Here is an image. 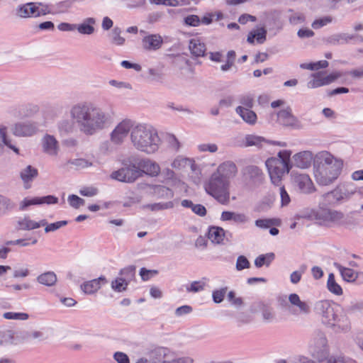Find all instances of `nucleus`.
<instances>
[{
    "instance_id": "f257e3e1",
    "label": "nucleus",
    "mask_w": 363,
    "mask_h": 363,
    "mask_svg": "<svg viewBox=\"0 0 363 363\" xmlns=\"http://www.w3.org/2000/svg\"><path fill=\"white\" fill-rule=\"evenodd\" d=\"M70 115L79 130L88 135H94L104 128L109 120L107 113L91 102L74 105L70 110Z\"/></svg>"
},
{
    "instance_id": "f03ea898",
    "label": "nucleus",
    "mask_w": 363,
    "mask_h": 363,
    "mask_svg": "<svg viewBox=\"0 0 363 363\" xmlns=\"http://www.w3.org/2000/svg\"><path fill=\"white\" fill-rule=\"evenodd\" d=\"M342 167V161L334 157L330 152H318L313 162V174L316 182L321 186L333 184L340 176Z\"/></svg>"
},
{
    "instance_id": "7ed1b4c3",
    "label": "nucleus",
    "mask_w": 363,
    "mask_h": 363,
    "mask_svg": "<svg viewBox=\"0 0 363 363\" xmlns=\"http://www.w3.org/2000/svg\"><path fill=\"white\" fill-rule=\"evenodd\" d=\"M130 140L133 147L146 154L157 152L161 144L157 131L146 123H136L130 133Z\"/></svg>"
},
{
    "instance_id": "20e7f679",
    "label": "nucleus",
    "mask_w": 363,
    "mask_h": 363,
    "mask_svg": "<svg viewBox=\"0 0 363 363\" xmlns=\"http://www.w3.org/2000/svg\"><path fill=\"white\" fill-rule=\"evenodd\" d=\"M291 154L289 150H282L278 153V157H271L266 161L271 181L276 186H280L282 177L291 168Z\"/></svg>"
},
{
    "instance_id": "39448f33",
    "label": "nucleus",
    "mask_w": 363,
    "mask_h": 363,
    "mask_svg": "<svg viewBox=\"0 0 363 363\" xmlns=\"http://www.w3.org/2000/svg\"><path fill=\"white\" fill-rule=\"evenodd\" d=\"M230 182L213 173L204 184L206 192L222 205H228L230 201Z\"/></svg>"
},
{
    "instance_id": "423d86ee",
    "label": "nucleus",
    "mask_w": 363,
    "mask_h": 363,
    "mask_svg": "<svg viewBox=\"0 0 363 363\" xmlns=\"http://www.w3.org/2000/svg\"><path fill=\"white\" fill-rule=\"evenodd\" d=\"M312 216L320 225L328 227L342 226L347 224L343 212L328 207H320L317 211H313Z\"/></svg>"
},
{
    "instance_id": "0eeeda50",
    "label": "nucleus",
    "mask_w": 363,
    "mask_h": 363,
    "mask_svg": "<svg viewBox=\"0 0 363 363\" xmlns=\"http://www.w3.org/2000/svg\"><path fill=\"white\" fill-rule=\"evenodd\" d=\"M123 167L111 174V178L125 183H133L140 177V170L137 164V159L129 157L122 162Z\"/></svg>"
},
{
    "instance_id": "6e6552de",
    "label": "nucleus",
    "mask_w": 363,
    "mask_h": 363,
    "mask_svg": "<svg viewBox=\"0 0 363 363\" xmlns=\"http://www.w3.org/2000/svg\"><path fill=\"white\" fill-rule=\"evenodd\" d=\"M151 363H193L190 357L175 358L174 353L167 347H158L150 353Z\"/></svg>"
},
{
    "instance_id": "1a4fd4ad",
    "label": "nucleus",
    "mask_w": 363,
    "mask_h": 363,
    "mask_svg": "<svg viewBox=\"0 0 363 363\" xmlns=\"http://www.w3.org/2000/svg\"><path fill=\"white\" fill-rule=\"evenodd\" d=\"M135 125V122L130 119H124L120 122L111 133V141L116 145H121L131 133Z\"/></svg>"
},
{
    "instance_id": "9d476101",
    "label": "nucleus",
    "mask_w": 363,
    "mask_h": 363,
    "mask_svg": "<svg viewBox=\"0 0 363 363\" xmlns=\"http://www.w3.org/2000/svg\"><path fill=\"white\" fill-rule=\"evenodd\" d=\"M325 328L334 334H346L351 330V322L349 317L340 311Z\"/></svg>"
},
{
    "instance_id": "9b49d317",
    "label": "nucleus",
    "mask_w": 363,
    "mask_h": 363,
    "mask_svg": "<svg viewBox=\"0 0 363 363\" xmlns=\"http://www.w3.org/2000/svg\"><path fill=\"white\" fill-rule=\"evenodd\" d=\"M314 347L313 356L318 359L320 362L328 354V339L325 334L321 330H317L313 340V345Z\"/></svg>"
},
{
    "instance_id": "f8f14e48",
    "label": "nucleus",
    "mask_w": 363,
    "mask_h": 363,
    "mask_svg": "<svg viewBox=\"0 0 363 363\" xmlns=\"http://www.w3.org/2000/svg\"><path fill=\"white\" fill-rule=\"evenodd\" d=\"M38 130L37 123L25 121L16 123L11 128L12 133L17 137H30Z\"/></svg>"
},
{
    "instance_id": "ddd939ff",
    "label": "nucleus",
    "mask_w": 363,
    "mask_h": 363,
    "mask_svg": "<svg viewBox=\"0 0 363 363\" xmlns=\"http://www.w3.org/2000/svg\"><path fill=\"white\" fill-rule=\"evenodd\" d=\"M354 194V191H350L345 189V186H337L333 191L323 194V197L326 204L332 205L344 200H348Z\"/></svg>"
},
{
    "instance_id": "4468645a",
    "label": "nucleus",
    "mask_w": 363,
    "mask_h": 363,
    "mask_svg": "<svg viewBox=\"0 0 363 363\" xmlns=\"http://www.w3.org/2000/svg\"><path fill=\"white\" fill-rule=\"evenodd\" d=\"M340 77L341 74L337 72H333L330 74H326L323 72H319L312 75L313 79L311 80L310 84H311L312 87L316 88L325 85H328L334 82Z\"/></svg>"
},
{
    "instance_id": "2eb2a0df",
    "label": "nucleus",
    "mask_w": 363,
    "mask_h": 363,
    "mask_svg": "<svg viewBox=\"0 0 363 363\" xmlns=\"http://www.w3.org/2000/svg\"><path fill=\"white\" fill-rule=\"evenodd\" d=\"M293 177L294 184L301 193L310 194L315 191V187L308 174H294Z\"/></svg>"
},
{
    "instance_id": "dca6fc26",
    "label": "nucleus",
    "mask_w": 363,
    "mask_h": 363,
    "mask_svg": "<svg viewBox=\"0 0 363 363\" xmlns=\"http://www.w3.org/2000/svg\"><path fill=\"white\" fill-rule=\"evenodd\" d=\"M277 117L279 122L284 126H289L296 129L303 128L301 123L291 113L290 108L279 111Z\"/></svg>"
},
{
    "instance_id": "f3484780",
    "label": "nucleus",
    "mask_w": 363,
    "mask_h": 363,
    "mask_svg": "<svg viewBox=\"0 0 363 363\" xmlns=\"http://www.w3.org/2000/svg\"><path fill=\"white\" fill-rule=\"evenodd\" d=\"M138 168L140 170V177L144 174L157 177L161 171L160 165L150 159L137 160Z\"/></svg>"
},
{
    "instance_id": "a211bd4d",
    "label": "nucleus",
    "mask_w": 363,
    "mask_h": 363,
    "mask_svg": "<svg viewBox=\"0 0 363 363\" xmlns=\"http://www.w3.org/2000/svg\"><path fill=\"white\" fill-rule=\"evenodd\" d=\"M238 172V168L235 164L232 161H225L221 163L213 173L218 177L230 181Z\"/></svg>"
},
{
    "instance_id": "6ab92c4d",
    "label": "nucleus",
    "mask_w": 363,
    "mask_h": 363,
    "mask_svg": "<svg viewBox=\"0 0 363 363\" xmlns=\"http://www.w3.org/2000/svg\"><path fill=\"white\" fill-rule=\"evenodd\" d=\"M58 202V199L52 195L33 199L25 198L20 203V210L23 211L31 205L55 204Z\"/></svg>"
},
{
    "instance_id": "aec40b11",
    "label": "nucleus",
    "mask_w": 363,
    "mask_h": 363,
    "mask_svg": "<svg viewBox=\"0 0 363 363\" xmlns=\"http://www.w3.org/2000/svg\"><path fill=\"white\" fill-rule=\"evenodd\" d=\"M163 44V39L159 34H150L142 39V46L147 51L159 50Z\"/></svg>"
},
{
    "instance_id": "412c9836",
    "label": "nucleus",
    "mask_w": 363,
    "mask_h": 363,
    "mask_svg": "<svg viewBox=\"0 0 363 363\" xmlns=\"http://www.w3.org/2000/svg\"><path fill=\"white\" fill-rule=\"evenodd\" d=\"M43 150L50 156H57L60 150L58 141L51 135L46 134L42 139Z\"/></svg>"
},
{
    "instance_id": "4be33fe9",
    "label": "nucleus",
    "mask_w": 363,
    "mask_h": 363,
    "mask_svg": "<svg viewBox=\"0 0 363 363\" xmlns=\"http://www.w3.org/2000/svg\"><path fill=\"white\" fill-rule=\"evenodd\" d=\"M289 301L292 306H296L298 308L297 310H293V314L308 315L311 313L310 305L307 302L301 301L298 294H291L289 296Z\"/></svg>"
},
{
    "instance_id": "5701e85b",
    "label": "nucleus",
    "mask_w": 363,
    "mask_h": 363,
    "mask_svg": "<svg viewBox=\"0 0 363 363\" xmlns=\"http://www.w3.org/2000/svg\"><path fill=\"white\" fill-rule=\"evenodd\" d=\"M313 160V153L308 150L298 152L293 156L294 165L301 169L310 167Z\"/></svg>"
},
{
    "instance_id": "b1692460",
    "label": "nucleus",
    "mask_w": 363,
    "mask_h": 363,
    "mask_svg": "<svg viewBox=\"0 0 363 363\" xmlns=\"http://www.w3.org/2000/svg\"><path fill=\"white\" fill-rule=\"evenodd\" d=\"M18 230H30L44 226L47 224V220L43 219L39 222H36L30 219L28 216H25L23 218L18 220Z\"/></svg>"
},
{
    "instance_id": "393cba45",
    "label": "nucleus",
    "mask_w": 363,
    "mask_h": 363,
    "mask_svg": "<svg viewBox=\"0 0 363 363\" xmlns=\"http://www.w3.org/2000/svg\"><path fill=\"white\" fill-rule=\"evenodd\" d=\"M101 282H106V278L103 276L98 279H94L89 281L84 282L81 285V289L85 294H91L97 291L101 288Z\"/></svg>"
},
{
    "instance_id": "a878e982",
    "label": "nucleus",
    "mask_w": 363,
    "mask_h": 363,
    "mask_svg": "<svg viewBox=\"0 0 363 363\" xmlns=\"http://www.w3.org/2000/svg\"><path fill=\"white\" fill-rule=\"evenodd\" d=\"M244 174L253 183H261L263 180L262 170L257 166L250 165L244 169Z\"/></svg>"
},
{
    "instance_id": "bb28decb",
    "label": "nucleus",
    "mask_w": 363,
    "mask_h": 363,
    "mask_svg": "<svg viewBox=\"0 0 363 363\" xmlns=\"http://www.w3.org/2000/svg\"><path fill=\"white\" fill-rule=\"evenodd\" d=\"M335 305V303L328 300H320L315 303L313 310L315 314L320 316L321 319Z\"/></svg>"
},
{
    "instance_id": "cd10ccee",
    "label": "nucleus",
    "mask_w": 363,
    "mask_h": 363,
    "mask_svg": "<svg viewBox=\"0 0 363 363\" xmlns=\"http://www.w3.org/2000/svg\"><path fill=\"white\" fill-rule=\"evenodd\" d=\"M38 171L36 168L31 165H28L26 168L23 169L20 172V177L23 180L26 189H28L29 186L28 183L32 182L35 178L37 177Z\"/></svg>"
},
{
    "instance_id": "c85d7f7f",
    "label": "nucleus",
    "mask_w": 363,
    "mask_h": 363,
    "mask_svg": "<svg viewBox=\"0 0 363 363\" xmlns=\"http://www.w3.org/2000/svg\"><path fill=\"white\" fill-rule=\"evenodd\" d=\"M237 113L242 118V120L250 125H254L257 121V115L252 110L245 108L242 106L236 108Z\"/></svg>"
},
{
    "instance_id": "c756f323",
    "label": "nucleus",
    "mask_w": 363,
    "mask_h": 363,
    "mask_svg": "<svg viewBox=\"0 0 363 363\" xmlns=\"http://www.w3.org/2000/svg\"><path fill=\"white\" fill-rule=\"evenodd\" d=\"M266 36L267 30L264 28H260L250 31L247 35V41L250 44H253L256 38L258 43L262 44L266 40Z\"/></svg>"
},
{
    "instance_id": "7c9ffc66",
    "label": "nucleus",
    "mask_w": 363,
    "mask_h": 363,
    "mask_svg": "<svg viewBox=\"0 0 363 363\" xmlns=\"http://www.w3.org/2000/svg\"><path fill=\"white\" fill-rule=\"evenodd\" d=\"M225 236L224 230L222 228L211 226L208 229V238L213 243L220 244Z\"/></svg>"
},
{
    "instance_id": "2f4dec72",
    "label": "nucleus",
    "mask_w": 363,
    "mask_h": 363,
    "mask_svg": "<svg viewBox=\"0 0 363 363\" xmlns=\"http://www.w3.org/2000/svg\"><path fill=\"white\" fill-rule=\"evenodd\" d=\"M189 50L192 55L201 57L206 52V45L199 39L193 38L189 42Z\"/></svg>"
},
{
    "instance_id": "473e14b6",
    "label": "nucleus",
    "mask_w": 363,
    "mask_h": 363,
    "mask_svg": "<svg viewBox=\"0 0 363 363\" xmlns=\"http://www.w3.org/2000/svg\"><path fill=\"white\" fill-rule=\"evenodd\" d=\"M37 281L47 286H54L57 281V275L53 272H46L37 277Z\"/></svg>"
},
{
    "instance_id": "72a5a7b5",
    "label": "nucleus",
    "mask_w": 363,
    "mask_h": 363,
    "mask_svg": "<svg viewBox=\"0 0 363 363\" xmlns=\"http://www.w3.org/2000/svg\"><path fill=\"white\" fill-rule=\"evenodd\" d=\"M335 267L339 270L343 279L347 282L354 281L358 277L357 272L350 268L344 267L337 263H335Z\"/></svg>"
},
{
    "instance_id": "f704fd0d",
    "label": "nucleus",
    "mask_w": 363,
    "mask_h": 363,
    "mask_svg": "<svg viewBox=\"0 0 363 363\" xmlns=\"http://www.w3.org/2000/svg\"><path fill=\"white\" fill-rule=\"evenodd\" d=\"M181 205L187 208H191V211L199 216H205L207 211L204 206L201 204H195L191 200L184 199L181 202Z\"/></svg>"
},
{
    "instance_id": "c9c22d12",
    "label": "nucleus",
    "mask_w": 363,
    "mask_h": 363,
    "mask_svg": "<svg viewBox=\"0 0 363 363\" xmlns=\"http://www.w3.org/2000/svg\"><path fill=\"white\" fill-rule=\"evenodd\" d=\"M260 311L264 322L269 323L275 320L276 313L272 306L267 304H262Z\"/></svg>"
},
{
    "instance_id": "e433bc0d",
    "label": "nucleus",
    "mask_w": 363,
    "mask_h": 363,
    "mask_svg": "<svg viewBox=\"0 0 363 363\" xmlns=\"http://www.w3.org/2000/svg\"><path fill=\"white\" fill-rule=\"evenodd\" d=\"M153 194L159 199H172L174 196V192L171 189L162 185L155 186Z\"/></svg>"
},
{
    "instance_id": "4c0bfd02",
    "label": "nucleus",
    "mask_w": 363,
    "mask_h": 363,
    "mask_svg": "<svg viewBox=\"0 0 363 363\" xmlns=\"http://www.w3.org/2000/svg\"><path fill=\"white\" fill-rule=\"evenodd\" d=\"M35 3H27L19 7L18 14L23 18L35 17Z\"/></svg>"
},
{
    "instance_id": "58836bf2",
    "label": "nucleus",
    "mask_w": 363,
    "mask_h": 363,
    "mask_svg": "<svg viewBox=\"0 0 363 363\" xmlns=\"http://www.w3.org/2000/svg\"><path fill=\"white\" fill-rule=\"evenodd\" d=\"M275 255L273 252L267 253L259 255L255 260V265L257 268H260L264 265L269 266L271 262L274 259Z\"/></svg>"
},
{
    "instance_id": "ea45409f",
    "label": "nucleus",
    "mask_w": 363,
    "mask_h": 363,
    "mask_svg": "<svg viewBox=\"0 0 363 363\" xmlns=\"http://www.w3.org/2000/svg\"><path fill=\"white\" fill-rule=\"evenodd\" d=\"M255 223L258 228L267 229L274 225L279 226L281 225V220L279 218L257 219Z\"/></svg>"
},
{
    "instance_id": "a19ab883",
    "label": "nucleus",
    "mask_w": 363,
    "mask_h": 363,
    "mask_svg": "<svg viewBox=\"0 0 363 363\" xmlns=\"http://www.w3.org/2000/svg\"><path fill=\"white\" fill-rule=\"evenodd\" d=\"M14 206V203L10 199L0 194V216L11 211Z\"/></svg>"
},
{
    "instance_id": "79ce46f5",
    "label": "nucleus",
    "mask_w": 363,
    "mask_h": 363,
    "mask_svg": "<svg viewBox=\"0 0 363 363\" xmlns=\"http://www.w3.org/2000/svg\"><path fill=\"white\" fill-rule=\"evenodd\" d=\"M327 286L331 293L338 296L342 294V289L341 286L335 281V276L332 273L328 276Z\"/></svg>"
},
{
    "instance_id": "37998d69",
    "label": "nucleus",
    "mask_w": 363,
    "mask_h": 363,
    "mask_svg": "<svg viewBox=\"0 0 363 363\" xmlns=\"http://www.w3.org/2000/svg\"><path fill=\"white\" fill-rule=\"evenodd\" d=\"M94 23L95 20L92 18H89L86 19V23L78 26L77 30L82 34L90 35L94 31V28L93 27Z\"/></svg>"
},
{
    "instance_id": "c03bdc74",
    "label": "nucleus",
    "mask_w": 363,
    "mask_h": 363,
    "mask_svg": "<svg viewBox=\"0 0 363 363\" xmlns=\"http://www.w3.org/2000/svg\"><path fill=\"white\" fill-rule=\"evenodd\" d=\"M43 337V333L36 330H23L20 332L19 337L24 341H30L35 339H42Z\"/></svg>"
},
{
    "instance_id": "a18cd8bd",
    "label": "nucleus",
    "mask_w": 363,
    "mask_h": 363,
    "mask_svg": "<svg viewBox=\"0 0 363 363\" xmlns=\"http://www.w3.org/2000/svg\"><path fill=\"white\" fill-rule=\"evenodd\" d=\"M0 138L3 143L9 148L11 149L16 154L19 153V150L11 143V140L7 136V128L5 126L0 125Z\"/></svg>"
},
{
    "instance_id": "49530a36",
    "label": "nucleus",
    "mask_w": 363,
    "mask_h": 363,
    "mask_svg": "<svg viewBox=\"0 0 363 363\" xmlns=\"http://www.w3.org/2000/svg\"><path fill=\"white\" fill-rule=\"evenodd\" d=\"M173 201H167L164 203H155L144 206V208H148L152 211H159L165 209H170L174 207Z\"/></svg>"
},
{
    "instance_id": "de8ad7c7",
    "label": "nucleus",
    "mask_w": 363,
    "mask_h": 363,
    "mask_svg": "<svg viewBox=\"0 0 363 363\" xmlns=\"http://www.w3.org/2000/svg\"><path fill=\"white\" fill-rule=\"evenodd\" d=\"M339 306L335 304L329 312L320 319L321 323L326 327L330 322L334 318L337 313L340 311Z\"/></svg>"
},
{
    "instance_id": "09e8293b",
    "label": "nucleus",
    "mask_w": 363,
    "mask_h": 363,
    "mask_svg": "<svg viewBox=\"0 0 363 363\" xmlns=\"http://www.w3.org/2000/svg\"><path fill=\"white\" fill-rule=\"evenodd\" d=\"M327 363H356L351 358L347 357L342 354H333L327 358Z\"/></svg>"
},
{
    "instance_id": "8fccbe9b",
    "label": "nucleus",
    "mask_w": 363,
    "mask_h": 363,
    "mask_svg": "<svg viewBox=\"0 0 363 363\" xmlns=\"http://www.w3.org/2000/svg\"><path fill=\"white\" fill-rule=\"evenodd\" d=\"M128 281L123 278H117L111 282L112 289L118 292H122L126 290Z\"/></svg>"
},
{
    "instance_id": "3c124183",
    "label": "nucleus",
    "mask_w": 363,
    "mask_h": 363,
    "mask_svg": "<svg viewBox=\"0 0 363 363\" xmlns=\"http://www.w3.org/2000/svg\"><path fill=\"white\" fill-rule=\"evenodd\" d=\"M68 163L74 165L77 169H82L93 165L91 162L83 158L69 160Z\"/></svg>"
},
{
    "instance_id": "603ef678",
    "label": "nucleus",
    "mask_w": 363,
    "mask_h": 363,
    "mask_svg": "<svg viewBox=\"0 0 363 363\" xmlns=\"http://www.w3.org/2000/svg\"><path fill=\"white\" fill-rule=\"evenodd\" d=\"M333 21V18L330 16H323L319 18L315 19L311 24V26L313 29H319Z\"/></svg>"
},
{
    "instance_id": "864d4df0",
    "label": "nucleus",
    "mask_w": 363,
    "mask_h": 363,
    "mask_svg": "<svg viewBox=\"0 0 363 363\" xmlns=\"http://www.w3.org/2000/svg\"><path fill=\"white\" fill-rule=\"evenodd\" d=\"M35 3V17L45 16L46 14L50 13L51 11L48 5L43 4L42 3Z\"/></svg>"
},
{
    "instance_id": "5fc2aeb1",
    "label": "nucleus",
    "mask_w": 363,
    "mask_h": 363,
    "mask_svg": "<svg viewBox=\"0 0 363 363\" xmlns=\"http://www.w3.org/2000/svg\"><path fill=\"white\" fill-rule=\"evenodd\" d=\"M14 337V332L11 330L0 331V345L11 342Z\"/></svg>"
},
{
    "instance_id": "6e6d98bb",
    "label": "nucleus",
    "mask_w": 363,
    "mask_h": 363,
    "mask_svg": "<svg viewBox=\"0 0 363 363\" xmlns=\"http://www.w3.org/2000/svg\"><path fill=\"white\" fill-rule=\"evenodd\" d=\"M121 30L119 28H115L112 31V43L118 46L125 43V38L121 35Z\"/></svg>"
},
{
    "instance_id": "4d7b16f0",
    "label": "nucleus",
    "mask_w": 363,
    "mask_h": 363,
    "mask_svg": "<svg viewBox=\"0 0 363 363\" xmlns=\"http://www.w3.org/2000/svg\"><path fill=\"white\" fill-rule=\"evenodd\" d=\"M3 317L9 320H27L29 317L28 313H14L6 312L3 314Z\"/></svg>"
},
{
    "instance_id": "13d9d810",
    "label": "nucleus",
    "mask_w": 363,
    "mask_h": 363,
    "mask_svg": "<svg viewBox=\"0 0 363 363\" xmlns=\"http://www.w3.org/2000/svg\"><path fill=\"white\" fill-rule=\"evenodd\" d=\"M120 274L123 276V279H125L128 283L131 279L135 277V266H128L121 270Z\"/></svg>"
},
{
    "instance_id": "bf43d9fd",
    "label": "nucleus",
    "mask_w": 363,
    "mask_h": 363,
    "mask_svg": "<svg viewBox=\"0 0 363 363\" xmlns=\"http://www.w3.org/2000/svg\"><path fill=\"white\" fill-rule=\"evenodd\" d=\"M235 267L238 271L249 269L250 267V263L246 257L240 255L237 258Z\"/></svg>"
},
{
    "instance_id": "052dcab7",
    "label": "nucleus",
    "mask_w": 363,
    "mask_h": 363,
    "mask_svg": "<svg viewBox=\"0 0 363 363\" xmlns=\"http://www.w3.org/2000/svg\"><path fill=\"white\" fill-rule=\"evenodd\" d=\"M68 202L69 205L74 208H79L85 203V201L83 199L74 194L68 196Z\"/></svg>"
},
{
    "instance_id": "680f3d73",
    "label": "nucleus",
    "mask_w": 363,
    "mask_h": 363,
    "mask_svg": "<svg viewBox=\"0 0 363 363\" xmlns=\"http://www.w3.org/2000/svg\"><path fill=\"white\" fill-rule=\"evenodd\" d=\"M67 223L68 222L67 220H60L50 224L47 223V224L45 225V232L48 233L50 232L55 231L60 229V228L65 226Z\"/></svg>"
},
{
    "instance_id": "e2e57ef3",
    "label": "nucleus",
    "mask_w": 363,
    "mask_h": 363,
    "mask_svg": "<svg viewBox=\"0 0 363 363\" xmlns=\"http://www.w3.org/2000/svg\"><path fill=\"white\" fill-rule=\"evenodd\" d=\"M228 287H223L219 290L214 291L212 294L213 301L216 303H221L224 299Z\"/></svg>"
},
{
    "instance_id": "0e129e2a",
    "label": "nucleus",
    "mask_w": 363,
    "mask_h": 363,
    "mask_svg": "<svg viewBox=\"0 0 363 363\" xmlns=\"http://www.w3.org/2000/svg\"><path fill=\"white\" fill-rule=\"evenodd\" d=\"M262 142H265V140L264 138L259 136L247 135L246 137V143L247 146H260Z\"/></svg>"
},
{
    "instance_id": "69168bd1",
    "label": "nucleus",
    "mask_w": 363,
    "mask_h": 363,
    "mask_svg": "<svg viewBox=\"0 0 363 363\" xmlns=\"http://www.w3.org/2000/svg\"><path fill=\"white\" fill-rule=\"evenodd\" d=\"M205 283L201 281H193L189 287L186 288L189 292H199L204 289Z\"/></svg>"
},
{
    "instance_id": "338daca9",
    "label": "nucleus",
    "mask_w": 363,
    "mask_h": 363,
    "mask_svg": "<svg viewBox=\"0 0 363 363\" xmlns=\"http://www.w3.org/2000/svg\"><path fill=\"white\" fill-rule=\"evenodd\" d=\"M279 191L281 197V206H287L291 201V199L289 194L286 191L284 186H279Z\"/></svg>"
},
{
    "instance_id": "774afa93",
    "label": "nucleus",
    "mask_w": 363,
    "mask_h": 363,
    "mask_svg": "<svg viewBox=\"0 0 363 363\" xmlns=\"http://www.w3.org/2000/svg\"><path fill=\"white\" fill-rule=\"evenodd\" d=\"M113 358L118 363H130L128 356L122 352H115Z\"/></svg>"
}]
</instances>
